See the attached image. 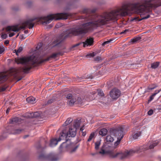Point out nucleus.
Listing matches in <instances>:
<instances>
[{"label":"nucleus","mask_w":161,"mask_h":161,"mask_svg":"<svg viewBox=\"0 0 161 161\" xmlns=\"http://www.w3.org/2000/svg\"><path fill=\"white\" fill-rule=\"evenodd\" d=\"M71 14L68 13H61L53 14L47 17H40L29 19L22 23V26L19 27L18 25L8 26L6 28L7 31H13L18 32L22 29H25L26 27L29 29L33 27L34 24L33 22L35 20L41 22L42 24L46 25L49 23L53 20L66 19L68 17L71 16Z\"/></svg>","instance_id":"f257e3e1"},{"label":"nucleus","mask_w":161,"mask_h":161,"mask_svg":"<svg viewBox=\"0 0 161 161\" xmlns=\"http://www.w3.org/2000/svg\"><path fill=\"white\" fill-rule=\"evenodd\" d=\"M63 53L58 52L52 54L46 58L40 60L37 56L34 55L28 57H23L18 59L16 62L18 64H25L26 65L22 68V70L25 73L28 72L33 67L36 66L45 62L48 61L51 58H55L58 55H62Z\"/></svg>","instance_id":"f03ea898"},{"label":"nucleus","mask_w":161,"mask_h":161,"mask_svg":"<svg viewBox=\"0 0 161 161\" xmlns=\"http://www.w3.org/2000/svg\"><path fill=\"white\" fill-rule=\"evenodd\" d=\"M158 144V142H155L151 144L149 147L146 145L141 146L139 147H137L133 149H131L125 151L124 153H117L115 151H111L109 153L110 157L112 158H115L117 157H121L122 158L125 157L132 155L134 153H139L142 152L146 151L148 149H151L157 146Z\"/></svg>","instance_id":"7ed1b4c3"},{"label":"nucleus","mask_w":161,"mask_h":161,"mask_svg":"<svg viewBox=\"0 0 161 161\" xmlns=\"http://www.w3.org/2000/svg\"><path fill=\"white\" fill-rule=\"evenodd\" d=\"M76 129L75 128H69V131L66 133L64 131H63L61 133V136L59 138V141H61L62 140H65L66 141L68 140L67 137H74L76 133Z\"/></svg>","instance_id":"20e7f679"},{"label":"nucleus","mask_w":161,"mask_h":161,"mask_svg":"<svg viewBox=\"0 0 161 161\" xmlns=\"http://www.w3.org/2000/svg\"><path fill=\"white\" fill-rule=\"evenodd\" d=\"M124 128L122 126L114 129L111 132V134L116 137L117 138H122L124 136L123 130Z\"/></svg>","instance_id":"39448f33"},{"label":"nucleus","mask_w":161,"mask_h":161,"mask_svg":"<svg viewBox=\"0 0 161 161\" xmlns=\"http://www.w3.org/2000/svg\"><path fill=\"white\" fill-rule=\"evenodd\" d=\"M121 94L120 91L116 88L113 89L109 92L110 96L113 100H117L120 96Z\"/></svg>","instance_id":"423d86ee"},{"label":"nucleus","mask_w":161,"mask_h":161,"mask_svg":"<svg viewBox=\"0 0 161 161\" xmlns=\"http://www.w3.org/2000/svg\"><path fill=\"white\" fill-rule=\"evenodd\" d=\"M39 157L40 159H48L51 161H56L58 159L57 156L53 153H50L48 156H46L44 154H42L39 156Z\"/></svg>","instance_id":"0eeeda50"},{"label":"nucleus","mask_w":161,"mask_h":161,"mask_svg":"<svg viewBox=\"0 0 161 161\" xmlns=\"http://www.w3.org/2000/svg\"><path fill=\"white\" fill-rule=\"evenodd\" d=\"M94 39L93 38L90 37L86 39V41L78 43L76 44L72 47V48H74L75 47L78 46L81 44H83V46L84 47H86L88 46H91L93 44Z\"/></svg>","instance_id":"6e6552de"},{"label":"nucleus","mask_w":161,"mask_h":161,"mask_svg":"<svg viewBox=\"0 0 161 161\" xmlns=\"http://www.w3.org/2000/svg\"><path fill=\"white\" fill-rule=\"evenodd\" d=\"M161 6V0H151V10Z\"/></svg>","instance_id":"1a4fd4ad"},{"label":"nucleus","mask_w":161,"mask_h":161,"mask_svg":"<svg viewBox=\"0 0 161 161\" xmlns=\"http://www.w3.org/2000/svg\"><path fill=\"white\" fill-rule=\"evenodd\" d=\"M21 121V119L19 117L14 118L11 119L9 121L10 124H19Z\"/></svg>","instance_id":"9d476101"},{"label":"nucleus","mask_w":161,"mask_h":161,"mask_svg":"<svg viewBox=\"0 0 161 161\" xmlns=\"http://www.w3.org/2000/svg\"><path fill=\"white\" fill-rule=\"evenodd\" d=\"M60 136L61 133L60 134L58 140L56 139H51V140L50 141V143L49 144L50 146L51 147H53L56 145L57 144L58 142L60 141L59 140Z\"/></svg>","instance_id":"9b49d317"},{"label":"nucleus","mask_w":161,"mask_h":161,"mask_svg":"<svg viewBox=\"0 0 161 161\" xmlns=\"http://www.w3.org/2000/svg\"><path fill=\"white\" fill-rule=\"evenodd\" d=\"M8 79V77L4 73H0V81L3 82L6 81Z\"/></svg>","instance_id":"f8f14e48"},{"label":"nucleus","mask_w":161,"mask_h":161,"mask_svg":"<svg viewBox=\"0 0 161 161\" xmlns=\"http://www.w3.org/2000/svg\"><path fill=\"white\" fill-rule=\"evenodd\" d=\"M36 99L32 96H30L27 97L26 101L27 102L30 104H33L35 103Z\"/></svg>","instance_id":"ddd939ff"},{"label":"nucleus","mask_w":161,"mask_h":161,"mask_svg":"<svg viewBox=\"0 0 161 161\" xmlns=\"http://www.w3.org/2000/svg\"><path fill=\"white\" fill-rule=\"evenodd\" d=\"M62 41L61 39H57L53 42V46L55 47L61 45Z\"/></svg>","instance_id":"4468645a"},{"label":"nucleus","mask_w":161,"mask_h":161,"mask_svg":"<svg viewBox=\"0 0 161 161\" xmlns=\"http://www.w3.org/2000/svg\"><path fill=\"white\" fill-rule=\"evenodd\" d=\"M108 132L107 129L105 128H103L101 129L99 131V134L102 136L106 135Z\"/></svg>","instance_id":"2eb2a0df"},{"label":"nucleus","mask_w":161,"mask_h":161,"mask_svg":"<svg viewBox=\"0 0 161 161\" xmlns=\"http://www.w3.org/2000/svg\"><path fill=\"white\" fill-rule=\"evenodd\" d=\"M80 122L81 121L80 120H78L77 119L75 121L74 123V126L75 129L76 130L77 129L79 128L80 124Z\"/></svg>","instance_id":"dca6fc26"},{"label":"nucleus","mask_w":161,"mask_h":161,"mask_svg":"<svg viewBox=\"0 0 161 161\" xmlns=\"http://www.w3.org/2000/svg\"><path fill=\"white\" fill-rule=\"evenodd\" d=\"M30 117L32 118H36L39 116L40 115V114L38 112H35L31 114Z\"/></svg>","instance_id":"f3484780"},{"label":"nucleus","mask_w":161,"mask_h":161,"mask_svg":"<svg viewBox=\"0 0 161 161\" xmlns=\"http://www.w3.org/2000/svg\"><path fill=\"white\" fill-rule=\"evenodd\" d=\"M141 39V37L140 36L135 37L131 39L130 40V42H132V43H134L139 41Z\"/></svg>","instance_id":"a211bd4d"},{"label":"nucleus","mask_w":161,"mask_h":161,"mask_svg":"<svg viewBox=\"0 0 161 161\" xmlns=\"http://www.w3.org/2000/svg\"><path fill=\"white\" fill-rule=\"evenodd\" d=\"M72 120H73L71 118H68L63 125L64 126H66L71 123L72 122Z\"/></svg>","instance_id":"6ab92c4d"},{"label":"nucleus","mask_w":161,"mask_h":161,"mask_svg":"<svg viewBox=\"0 0 161 161\" xmlns=\"http://www.w3.org/2000/svg\"><path fill=\"white\" fill-rule=\"evenodd\" d=\"M106 140L107 142H112L114 140V138L111 136L109 135L107 136Z\"/></svg>","instance_id":"aec40b11"},{"label":"nucleus","mask_w":161,"mask_h":161,"mask_svg":"<svg viewBox=\"0 0 161 161\" xmlns=\"http://www.w3.org/2000/svg\"><path fill=\"white\" fill-rule=\"evenodd\" d=\"M159 65L158 62L154 63L151 64V67L153 69H156L158 67Z\"/></svg>","instance_id":"412c9836"},{"label":"nucleus","mask_w":161,"mask_h":161,"mask_svg":"<svg viewBox=\"0 0 161 161\" xmlns=\"http://www.w3.org/2000/svg\"><path fill=\"white\" fill-rule=\"evenodd\" d=\"M141 135V133L140 132H137L134 133L133 135V137L134 139H137Z\"/></svg>","instance_id":"4be33fe9"},{"label":"nucleus","mask_w":161,"mask_h":161,"mask_svg":"<svg viewBox=\"0 0 161 161\" xmlns=\"http://www.w3.org/2000/svg\"><path fill=\"white\" fill-rule=\"evenodd\" d=\"M78 147V146H76L72 148L69 151V153H73L76 151Z\"/></svg>","instance_id":"5701e85b"},{"label":"nucleus","mask_w":161,"mask_h":161,"mask_svg":"<svg viewBox=\"0 0 161 161\" xmlns=\"http://www.w3.org/2000/svg\"><path fill=\"white\" fill-rule=\"evenodd\" d=\"M76 101V99L72 98L68 102L69 105L71 106L75 103Z\"/></svg>","instance_id":"b1692460"},{"label":"nucleus","mask_w":161,"mask_h":161,"mask_svg":"<svg viewBox=\"0 0 161 161\" xmlns=\"http://www.w3.org/2000/svg\"><path fill=\"white\" fill-rule=\"evenodd\" d=\"M95 136V133H92L91 134L89 138L87 140L88 142H90L91 141L92 139Z\"/></svg>","instance_id":"393cba45"},{"label":"nucleus","mask_w":161,"mask_h":161,"mask_svg":"<svg viewBox=\"0 0 161 161\" xmlns=\"http://www.w3.org/2000/svg\"><path fill=\"white\" fill-rule=\"evenodd\" d=\"M23 48L22 47H20L17 50H15L16 55H18V53H20L22 50Z\"/></svg>","instance_id":"a878e982"},{"label":"nucleus","mask_w":161,"mask_h":161,"mask_svg":"<svg viewBox=\"0 0 161 161\" xmlns=\"http://www.w3.org/2000/svg\"><path fill=\"white\" fill-rule=\"evenodd\" d=\"M156 93H154L153 94H152L149 98V99L148 100V102H151L154 98V97L156 95Z\"/></svg>","instance_id":"bb28decb"},{"label":"nucleus","mask_w":161,"mask_h":161,"mask_svg":"<svg viewBox=\"0 0 161 161\" xmlns=\"http://www.w3.org/2000/svg\"><path fill=\"white\" fill-rule=\"evenodd\" d=\"M157 87V86L156 85L153 84L152 85L149 86L147 88L148 90H153L155 88Z\"/></svg>","instance_id":"cd10ccee"},{"label":"nucleus","mask_w":161,"mask_h":161,"mask_svg":"<svg viewBox=\"0 0 161 161\" xmlns=\"http://www.w3.org/2000/svg\"><path fill=\"white\" fill-rule=\"evenodd\" d=\"M117 138V140L114 143L115 146H117L119 144L120 141L122 139V138H121L120 137Z\"/></svg>","instance_id":"c85d7f7f"},{"label":"nucleus","mask_w":161,"mask_h":161,"mask_svg":"<svg viewBox=\"0 0 161 161\" xmlns=\"http://www.w3.org/2000/svg\"><path fill=\"white\" fill-rule=\"evenodd\" d=\"M100 144V142H97L95 143V148L96 150H97L99 148V146Z\"/></svg>","instance_id":"c756f323"},{"label":"nucleus","mask_w":161,"mask_h":161,"mask_svg":"<svg viewBox=\"0 0 161 161\" xmlns=\"http://www.w3.org/2000/svg\"><path fill=\"white\" fill-rule=\"evenodd\" d=\"M23 131L22 129H17L15 130L14 133L15 134H18L20 133L22 131Z\"/></svg>","instance_id":"7c9ffc66"},{"label":"nucleus","mask_w":161,"mask_h":161,"mask_svg":"<svg viewBox=\"0 0 161 161\" xmlns=\"http://www.w3.org/2000/svg\"><path fill=\"white\" fill-rule=\"evenodd\" d=\"M98 94L100 96H103L104 95L103 92L101 90H99L98 92Z\"/></svg>","instance_id":"2f4dec72"},{"label":"nucleus","mask_w":161,"mask_h":161,"mask_svg":"<svg viewBox=\"0 0 161 161\" xmlns=\"http://www.w3.org/2000/svg\"><path fill=\"white\" fill-rule=\"evenodd\" d=\"M95 56V53H90L86 55V57L87 58H90L91 57H93Z\"/></svg>","instance_id":"473e14b6"},{"label":"nucleus","mask_w":161,"mask_h":161,"mask_svg":"<svg viewBox=\"0 0 161 161\" xmlns=\"http://www.w3.org/2000/svg\"><path fill=\"white\" fill-rule=\"evenodd\" d=\"M94 59L95 61L97 62L99 61L102 60L101 57L100 56H97L95 57Z\"/></svg>","instance_id":"72a5a7b5"},{"label":"nucleus","mask_w":161,"mask_h":161,"mask_svg":"<svg viewBox=\"0 0 161 161\" xmlns=\"http://www.w3.org/2000/svg\"><path fill=\"white\" fill-rule=\"evenodd\" d=\"M55 101V99L53 98H52L49 100L47 103H53Z\"/></svg>","instance_id":"f704fd0d"},{"label":"nucleus","mask_w":161,"mask_h":161,"mask_svg":"<svg viewBox=\"0 0 161 161\" xmlns=\"http://www.w3.org/2000/svg\"><path fill=\"white\" fill-rule=\"evenodd\" d=\"M5 51L4 48L3 47H0V54L2 53Z\"/></svg>","instance_id":"c9c22d12"},{"label":"nucleus","mask_w":161,"mask_h":161,"mask_svg":"<svg viewBox=\"0 0 161 161\" xmlns=\"http://www.w3.org/2000/svg\"><path fill=\"white\" fill-rule=\"evenodd\" d=\"M66 98L69 99H71L73 98V97L71 94H69L67 96Z\"/></svg>","instance_id":"e433bc0d"},{"label":"nucleus","mask_w":161,"mask_h":161,"mask_svg":"<svg viewBox=\"0 0 161 161\" xmlns=\"http://www.w3.org/2000/svg\"><path fill=\"white\" fill-rule=\"evenodd\" d=\"M153 110L150 109L148 112V114L149 115H151L153 114Z\"/></svg>","instance_id":"4c0bfd02"},{"label":"nucleus","mask_w":161,"mask_h":161,"mask_svg":"<svg viewBox=\"0 0 161 161\" xmlns=\"http://www.w3.org/2000/svg\"><path fill=\"white\" fill-rule=\"evenodd\" d=\"M12 72H14V74H17L18 73V71L17 69H14L12 70Z\"/></svg>","instance_id":"58836bf2"},{"label":"nucleus","mask_w":161,"mask_h":161,"mask_svg":"<svg viewBox=\"0 0 161 161\" xmlns=\"http://www.w3.org/2000/svg\"><path fill=\"white\" fill-rule=\"evenodd\" d=\"M8 36L7 34H2L1 36V37L3 39H6Z\"/></svg>","instance_id":"ea45409f"},{"label":"nucleus","mask_w":161,"mask_h":161,"mask_svg":"<svg viewBox=\"0 0 161 161\" xmlns=\"http://www.w3.org/2000/svg\"><path fill=\"white\" fill-rule=\"evenodd\" d=\"M111 41H106V42H103L102 45L103 46H105V45H106V44H108V43L110 42Z\"/></svg>","instance_id":"a19ab883"},{"label":"nucleus","mask_w":161,"mask_h":161,"mask_svg":"<svg viewBox=\"0 0 161 161\" xmlns=\"http://www.w3.org/2000/svg\"><path fill=\"white\" fill-rule=\"evenodd\" d=\"M6 89V87H2L0 88V91L1 92H3L5 91Z\"/></svg>","instance_id":"79ce46f5"},{"label":"nucleus","mask_w":161,"mask_h":161,"mask_svg":"<svg viewBox=\"0 0 161 161\" xmlns=\"http://www.w3.org/2000/svg\"><path fill=\"white\" fill-rule=\"evenodd\" d=\"M93 77L92 75H87V77H86V78L88 79H93Z\"/></svg>","instance_id":"37998d69"},{"label":"nucleus","mask_w":161,"mask_h":161,"mask_svg":"<svg viewBox=\"0 0 161 161\" xmlns=\"http://www.w3.org/2000/svg\"><path fill=\"white\" fill-rule=\"evenodd\" d=\"M15 34V33L14 32L10 33L9 34V36L10 37H11L13 36Z\"/></svg>","instance_id":"c03bdc74"},{"label":"nucleus","mask_w":161,"mask_h":161,"mask_svg":"<svg viewBox=\"0 0 161 161\" xmlns=\"http://www.w3.org/2000/svg\"><path fill=\"white\" fill-rule=\"evenodd\" d=\"M128 30H125L124 31H122V32L120 33L121 34H125V33L126 32L128 31Z\"/></svg>","instance_id":"a18cd8bd"},{"label":"nucleus","mask_w":161,"mask_h":161,"mask_svg":"<svg viewBox=\"0 0 161 161\" xmlns=\"http://www.w3.org/2000/svg\"><path fill=\"white\" fill-rule=\"evenodd\" d=\"M10 108H7V110L6 111V114H8V113H9V111H10Z\"/></svg>","instance_id":"49530a36"},{"label":"nucleus","mask_w":161,"mask_h":161,"mask_svg":"<svg viewBox=\"0 0 161 161\" xmlns=\"http://www.w3.org/2000/svg\"><path fill=\"white\" fill-rule=\"evenodd\" d=\"M105 153V151L103 150H102V151L99 152V153H101V154H103Z\"/></svg>","instance_id":"de8ad7c7"},{"label":"nucleus","mask_w":161,"mask_h":161,"mask_svg":"<svg viewBox=\"0 0 161 161\" xmlns=\"http://www.w3.org/2000/svg\"><path fill=\"white\" fill-rule=\"evenodd\" d=\"M9 43V41L8 40H6L4 42V44H8Z\"/></svg>","instance_id":"09e8293b"},{"label":"nucleus","mask_w":161,"mask_h":161,"mask_svg":"<svg viewBox=\"0 0 161 161\" xmlns=\"http://www.w3.org/2000/svg\"><path fill=\"white\" fill-rule=\"evenodd\" d=\"M160 91H161V89H159L158 90L155 91L156 92H155V93H156V94H157L158 93H159Z\"/></svg>","instance_id":"8fccbe9b"},{"label":"nucleus","mask_w":161,"mask_h":161,"mask_svg":"<svg viewBox=\"0 0 161 161\" xmlns=\"http://www.w3.org/2000/svg\"><path fill=\"white\" fill-rule=\"evenodd\" d=\"M84 126H83L82 127H81L80 128V130L82 131L84 130Z\"/></svg>","instance_id":"3c124183"},{"label":"nucleus","mask_w":161,"mask_h":161,"mask_svg":"<svg viewBox=\"0 0 161 161\" xmlns=\"http://www.w3.org/2000/svg\"><path fill=\"white\" fill-rule=\"evenodd\" d=\"M82 135L83 136H85L86 134V133L85 132H83L82 131Z\"/></svg>","instance_id":"603ef678"},{"label":"nucleus","mask_w":161,"mask_h":161,"mask_svg":"<svg viewBox=\"0 0 161 161\" xmlns=\"http://www.w3.org/2000/svg\"><path fill=\"white\" fill-rule=\"evenodd\" d=\"M24 33L25 34H27L28 33V30L25 31Z\"/></svg>","instance_id":"864d4df0"},{"label":"nucleus","mask_w":161,"mask_h":161,"mask_svg":"<svg viewBox=\"0 0 161 161\" xmlns=\"http://www.w3.org/2000/svg\"><path fill=\"white\" fill-rule=\"evenodd\" d=\"M28 135H25V136L24 137V138H26V137H28Z\"/></svg>","instance_id":"5fc2aeb1"},{"label":"nucleus","mask_w":161,"mask_h":161,"mask_svg":"<svg viewBox=\"0 0 161 161\" xmlns=\"http://www.w3.org/2000/svg\"><path fill=\"white\" fill-rule=\"evenodd\" d=\"M19 35V34H18L17 35L16 37H17Z\"/></svg>","instance_id":"6e6d98bb"},{"label":"nucleus","mask_w":161,"mask_h":161,"mask_svg":"<svg viewBox=\"0 0 161 161\" xmlns=\"http://www.w3.org/2000/svg\"><path fill=\"white\" fill-rule=\"evenodd\" d=\"M45 142L46 144L47 143V142L46 141H45Z\"/></svg>","instance_id":"4d7b16f0"},{"label":"nucleus","mask_w":161,"mask_h":161,"mask_svg":"<svg viewBox=\"0 0 161 161\" xmlns=\"http://www.w3.org/2000/svg\"><path fill=\"white\" fill-rule=\"evenodd\" d=\"M62 145H60V147H62Z\"/></svg>","instance_id":"13d9d810"},{"label":"nucleus","mask_w":161,"mask_h":161,"mask_svg":"<svg viewBox=\"0 0 161 161\" xmlns=\"http://www.w3.org/2000/svg\"><path fill=\"white\" fill-rule=\"evenodd\" d=\"M38 48V46L36 47V48Z\"/></svg>","instance_id":"bf43d9fd"},{"label":"nucleus","mask_w":161,"mask_h":161,"mask_svg":"<svg viewBox=\"0 0 161 161\" xmlns=\"http://www.w3.org/2000/svg\"><path fill=\"white\" fill-rule=\"evenodd\" d=\"M160 28H161V25L160 26Z\"/></svg>","instance_id":"052dcab7"}]
</instances>
